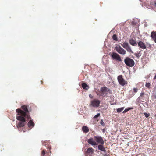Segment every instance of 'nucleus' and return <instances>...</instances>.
<instances>
[{"instance_id":"obj_17","label":"nucleus","mask_w":156,"mask_h":156,"mask_svg":"<svg viewBox=\"0 0 156 156\" xmlns=\"http://www.w3.org/2000/svg\"><path fill=\"white\" fill-rule=\"evenodd\" d=\"M83 131L85 133H87L89 131L88 127L85 126H83L82 128Z\"/></svg>"},{"instance_id":"obj_24","label":"nucleus","mask_w":156,"mask_h":156,"mask_svg":"<svg viewBox=\"0 0 156 156\" xmlns=\"http://www.w3.org/2000/svg\"><path fill=\"white\" fill-rule=\"evenodd\" d=\"M150 83H146L145 84V86L148 88H150Z\"/></svg>"},{"instance_id":"obj_22","label":"nucleus","mask_w":156,"mask_h":156,"mask_svg":"<svg viewBox=\"0 0 156 156\" xmlns=\"http://www.w3.org/2000/svg\"><path fill=\"white\" fill-rule=\"evenodd\" d=\"M124 107H122L119 108L117 109V112L118 113H119L122 111L124 109Z\"/></svg>"},{"instance_id":"obj_32","label":"nucleus","mask_w":156,"mask_h":156,"mask_svg":"<svg viewBox=\"0 0 156 156\" xmlns=\"http://www.w3.org/2000/svg\"><path fill=\"white\" fill-rule=\"evenodd\" d=\"M144 94L143 93H141L140 94V96H142V95H144Z\"/></svg>"},{"instance_id":"obj_31","label":"nucleus","mask_w":156,"mask_h":156,"mask_svg":"<svg viewBox=\"0 0 156 156\" xmlns=\"http://www.w3.org/2000/svg\"><path fill=\"white\" fill-rule=\"evenodd\" d=\"M89 97L91 98H92L93 97V96L91 94H90L89 95Z\"/></svg>"},{"instance_id":"obj_26","label":"nucleus","mask_w":156,"mask_h":156,"mask_svg":"<svg viewBox=\"0 0 156 156\" xmlns=\"http://www.w3.org/2000/svg\"><path fill=\"white\" fill-rule=\"evenodd\" d=\"M144 115H145V117L146 118L148 117L150 115V114L149 113H144Z\"/></svg>"},{"instance_id":"obj_27","label":"nucleus","mask_w":156,"mask_h":156,"mask_svg":"<svg viewBox=\"0 0 156 156\" xmlns=\"http://www.w3.org/2000/svg\"><path fill=\"white\" fill-rule=\"evenodd\" d=\"M100 124H101L103 126H105V124H104V123L103 120L102 119H101L100 121Z\"/></svg>"},{"instance_id":"obj_2","label":"nucleus","mask_w":156,"mask_h":156,"mask_svg":"<svg viewBox=\"0 0 156 156\" xmlns=\"http://www.w3.org/2000/svg\"><path fill=\"white\" fill-rule=\"evenodd\" d=\"M124 62L127 66L130 67H132L134 65V62L133 60L128 57L125 59Z\"/></svg>"},{"instance_id":"obj_18","label":"nucleus","mask_w":156,"mask_h":156,"mask_svg":"<svg viewBox=\"0 0 156 156\" xmlns=\"http://www.w3.org/2000/svg\"><path fill=\"white\" fill-rule=\"evenodd\" d=\"M82 87L84 89L88 90L89 87L86 83H83L82 84Z\"/></svg>"},{"instance_id":"obj_9","label":"nucleus","mask_w":156,"mask_h":156,"mask_svg":"<svg viewBox=\"0 0 156 156\" xmlns=\"http://www.w3.org/2000/svg\"><path fill=\"white\" fill-rule=\"evenodd\" d=\"M22 108L24 112H24L25 114V116L26 118H27L28 119H29L30 118V117L27 114V113L28 112V110L27 109V106L25 105H23L22 106Z\"/></svg>"},{"instance_id":"obj_7","label":"nucleus","mask_w":156,"mask_h":156,"mask_svg":"<svg viewBox=\"0 0 156 156\" xmlns=\"http://www.w3.org/2000/svg\"><path fill=\"white\" fill-rule=\"evenodd\" d=\"M100 90V92L102 93V95L105 96L107 93L109 92V89L105 87H103L101 88Z\"/></svg>"},{"instance_id":"obj_15","label":"nucleus","mask_w":156,"mask_h":156,"mask_svg":"<svg viewBox=\"0 0 156 156\" xmlns=\"http://www.w3.org/2000/svg\"><path fill=\"white\" fill-rule=\"evenodd\" d=\"M34 124L32 120H30L28 123V127L31 128L34 126Z\"/></svg>"},{"instance_id":"obj_14","label":"nucleus","mask_w":156,"mask_h":156,"mask_svg":"<svg viewBox=\"0 0 156 156\" xmlns=\"http://www.w3.org/2000/svg\"><path fill=\"white\" fill-rule=\"evenodd\" d=\"M129 43L131 45L133 46H136L137 44L136 42L133 39H130L129 40Z\"/></svg>"},{"instance_id":"obj_11","label":"nucleus","mask_w":156,"mask_h":156,"mask_svg":"<svg viewBox=\"0 0 156 156\" xmlns=\"http://www.w3.org/2000/svg\"><path fill=\"white\" fill-rule=\"evenodd\" d=\"M138 46L143 49H145L146 47L145 44L142 41H140L138 43Z\"/></svg>"},{"instance_id":"obj_3","label":"nucleus","mask_w":156,"mask_h":156,"mask_svg":"<svg viewBox=\"0 0 156 156\" xmlns=\"http://www.w3.org/2000/svg\"><path fill=\"white\" fill-rule=\"evenodd\" d=\"M111 56L113 60L119 62L122 61L120 56L115 52H112L111 55Z\"/></svg>"},{"instance_id":"obj_12","label":"nucleus","mask_w":156,"mask_h":156,"mask_svg":"<svg viewBox=\"0 0 156 156\" xmlns=\"http://www.w3.org/2000/svg\"><path fill=\"white\" fill-rule=\"evenodd\" d=\"M151 36L154 41L156 43V32H152L151 34Z\"/></svg>"},{"instance_id":"obj_16","label":"nucleus","mask_w":156,"mask_h":156,"mask_svg":"<svg viewBox=\"0 0 156 156\" xmlns=\"http://www.w3.org/2000/svg\"><path fill=\"white\" fill-rule=\"evenodd\" d=\"M94 152V149L91 147H90L87 149V153L89 154H91Z\"/></svg>"},{"instance_id":"obj_20","label":"nucleus","mask_w":156,"mask_h":156,"mask_svg":"<svg viewBox=\"0 0 156 156\" xmlns=\"http://www.w3.org/2000/svg\"><path fill=\"white\" fill-rule=\"evenodd\" d=\"M121 45L125 49L129 46V44L126 42H125L121 44Z\"/></svg>"},{"instance_id":"obj_28","label":"nucleus","mask_w":156,"mask_h":156,"mask_svg":"<svg viewBox=\"0 0 156 156\" xmlns=\"http://www.w3.org/2000/svg\"><path fill=\"white\" fill-rule=\"evenodd\" d=\"M100 116V114L99 113H98L97 115H96L94 117V118H97L98 117Z\"/></svg>"},{"instance_id":"obj_10","label":"nucleus","mask_w":156,"mask_h":156,"mask_svg":"<svg viewBox=\"0 0 156 156\" xmlns=\"http://www.w3.org/2000/svg\"><path fill=\"white\" fill-rule=\"evenodd\" d=\"M88 143L92 146H94L98 145V143L94 140L93 138H90L87 140Z\"/></svg>"},{"instance_id":"obj_29","label":"nucleus","mask_w":156,"mask_h":156,"mask_svg":"<svg viewBox=\"0 0 156 156\" xmlns=\"http://www.w3.org/2000/svg\"><path fill=\"white\" fill-rule=\"evenodd\" d=\"M45 151H44V150L42 152V156H44V155L45 154Z\"/></svg>"},{"instance_id":"obj_13","label":"nucleus","mask_w":156,"mask_h":156,"mask_svg":"<svg viewBox=\"0 0 156 156\" xmlns=\"http://www.w3.org/2000/svg\"><path fill=\"white\" fill-rule=\"evenodd\" d=\"M102 145L103 144H101L98 145V148L99 150L105 152V149Z\"/></svg>"},{"instance_id":"obj_19","label":"nucleus","mask_w":156,"mask_h":156,"mask_svg":"<svg viewBox=\"0 0 156 156\" xmlns=\"http://www.w3.org/2000/svg\"><path fill=\"white\" fill-rule=\"evenodd\" d=\"M125 49H126L127 51L129 52L132 53H133V52L132 51L131 47L129 45V46H127Z\"/></svg>"},{"instance_id":"obj_6","label":"nucleus","mask_w":156,"mask_h":156,"mask_svg":"<svg viewBox=\"0 0 156 156\" xmlns=\"http://www.w3.org/2000/svg\"><path fill=\"white\" fill-rule=\"evenodd\" d=\"M94 137L97 143L100 144H104V141L101 136H94Z\"/></svg>"},{"instance_id":"obj_4","label":"nucleus","mask_w":156,"mask_h":156,"mask_svg":"<svg viewBox=\"0 0 156 156\" xmlns=\"http://www.w3.org/2000/svg\"><path fill=\"white\" fill-rule=\"evenodd\" d=\"M116 51L119 54L121 55H125L126 51L119 45H117L115 47Z\"/></svg>"},{"instance_id":"obj_5","label":"nucleus","mask_w":156,"mask_h":156,"mask_svg":"<svg viewBox=\"0 0 156 156\" xmlns=\"http://www.w3.org/2000/svg\"><path fill=\"white\" fill-rule=\"evenodd\" d=\"M117 79L119 83L122 86H124L127 84V82L123 79L122 75L118 76Z\"/></svg>"},{"instance_id":"obj_25","label":"nucleus","mask_w":156,"mask_h":156,"mask_svg":"<svg viewBox=\"0 0 156 156\" xmlns=\"http://www.w3.org/2000/svg\"><path fill=\"white\" fill-rule=\"evenodd\" d=\"M112 38L114 40H117V38L116 35L114 34L112 36Z\"/></svg>"},{"instance_id":"obj_1","label":"nucleus","mask_w":156,"mask_h":156,"mask_svg":"<svg viewBox=\"0 0 156 156\" xmlns=\"http://www.w3.org/2000/svg\"><path fill=\"white\" fill-rule=\"evenodd\" d=\"M16 111L17 115L16 116V119L17 120L20 121L17 126L19 130V127H23L25 124V118H26L25 116V114L20 109H17Z\"/></svg>"},{"instance_id":"obj_30","label":"nucleus","mask_w":156,"mask_h":156,"mask_svg":"<svg viewBox=\"0 0 156 156\" xmlns=\"http://www.w3.org/2000/svg\"><path fill=\"white\" fill-rule=\"evenodd\" d=\"M133 91L134 92L136 93L137 91V89L136 88H133Z\"/></svg>"},{"instance_id":"obj_8","label":"nucleus","mask_w":156,"mask_h":156,"mask_svg":"<svg viewBox=\"0 0 156 156\" xmlns=\"http://www.w3.org/2000/svg\"><path fill=\"white\" fill-rule=\"evenodd\" d=\"M100 102L99 100L94 99L91 101L90 105L93 107H97L99 106Z\"/></svg>"},{"instance_id":"obj_33","label":"nucleus","mask_w":156,"mask_h":156,"mask_svg":"<svg viewBox=\"0 0 156 156\" xmlns=\"http://www.w3.org/2000/svg\"><path fill=\"white\" fill-rule=\"evenodd\" d=\"M155 117L156 118V114L155 115Z\"/></svg>"},{"instance_id":"obj_21","label":"nucleus","mask_w":156,"mask_h":156,"mask_svg":"<svg viewBox=\"0 0 156 156\" xmlns=\"http://www.w3.org/2000/svg\"><path fill=\"white\" fill-rule=\"evenodd\" d=\"M133 109V108L131 107V108H127L126 109H125L122 112V113H125L127 112L128 111L132 109Z\"/></svg>"},{"instance_id":"obj_23","label":"nucleus","mask_w":156,"mask_h":156,"mask_svg":"<svg viewBox=\"0 0 156 156\" xmlns=\"http://www.w3.org/2000/svg\"><path fill=\"white\" fill-rule=\"evenodd\" d=\"M151 5L156 7V0H151Z\"/></svg>"}]
</instances>
